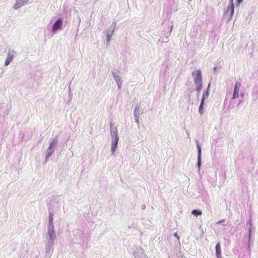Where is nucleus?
Returning <instances> with one entry per match:
<instances>
[{"label":"nucleus","instance_id":"1","mask_svg":"<svg viewBox=\"0 0 258 258\" xmlns=\"http://www.w3.org/2000/svg\"><path fill=\"white\" fill-rule=\"evenodd\" d=\"M194 82L196 85V90L198 92H200L202 87V79L201 72L199 70L194 71L192 73Z\"/></svg>","mask_w":258,"mask_h":258},{"label":"nucleus","instance_id":"2","mask_svg":"<svg viewBox=\"0 0 258 258\" xmlns=\"http://www.w3.org/2000/svg\"><path fill=\"white\" fill-rule=\"evenodd\" d=\"M118 141V137L117 135V132L116 131L114 132L112 135V144H111V150L113 153L115 151L117 143Z\"/></svg>","mask_w":258,"mask_h":258},{"label":"nucleus","instance_id":"3","mask_svg":"<svg viewBox=\"0 0 258 258\" xmlns=\"http://www.w3.org/2000/svg\"><path fill=\"white\" fill-rule=\"evenodd\" d=\"M241 85L240 83L236 82L235 84L233 93L231 98L232 100L235 99L239 97Z\"/></svg>","mask_w":258,"mask_h":258},{"label":"nucleus","instance_id":"4","mask_svg":"<svg viewBox=\"0 0 258 258\" xmlns=\"http://www.w3.org/2000/svg\"><path fill=\"white\" fill-rule=\"evenodd\" d=\"M210 89V84H209L208 86V87H207V91L205 93H204L203 94V97H202V100H201V104L200 105V107H199V112L201 114H202L203 113V105H204V101H205V99L206 98H208V96H209V93H208V91Z\"/></svg>","mask_w":258,"mask_h":258},{"label":"nucleus","instance_id":"5","mask_svg":"<svg viewBox=\"0 0 258 258\" xmlns=\"http://www.w3.org/2000/svg\"><path fill=\"white\" fill-rule=\"evenodd\" d=\"M234 12L233 0L230 1L229 6L227 7L226 13L229 14V16L232 17Z\"/></svg>","mask_w":258,"mask_h":258},{"label":"nucleus","instance_id":"6","mask_svg":"<svg viewBox=\"0 0 258 258\" xmlns=\"http://www.w3.org/2000/svg\"><path fill=\"white\" fill-rule=\"evenodd\" d=\"M62 26V21L61 19H59L57 21H56L55 23L53 24L52 27V31L55 32L58 29H60Z\"/></svg>","mask_w":258,"mask_h":258},{"label":"nucleus","instance_id":"7","mask_svg":"<svg viewBox=\"0 0 258 258\" xmlns=\"http://www.w3.org/2000/svg\"><path fill=\"white\" fill-rule=\"evenodd\" d=\"M28 0H17V2L14 6L15 9H17L22 7L24 4L27 3Z\"/></svg>","mask_w":258,"mask_h":258},{"label":"nucleus","instance_id":"8","mask_svg":"<svg viewBox=\"0 0 258 258\" xmlns=\"http://www.w3.org/2000/svg\"><path fill=\"white\" fill-rule=\"evenodd\" d=\"M216 255L217 258H222L221 255V245L220 243H218L216 245Z\"/></svg>","mask_w":258,"mask_h":258},{"label":"nucleus","instance_id":"9","mask_svg":"<svg viewBox=\"0 0 258 258\" xmlns=\"http://www.w3.org/2000/svg\"><path fill=\"white\" fill-rule=\"evenodd\" d=\"M57 142V139L55 138H54L53 140H52V141L50 142L48 149L49 150H51L52 149V148L56 145Z\"/></svg>","mask_w":258,"mask_h":258},{"label":"nucleus","instance_id":"10","mask_svg":"<svg viewBox=\"0 0 258 258\" xmlns=\"http://www.w3.org/2000/svg\"><path fill=\"white\" fill-rule=\"evenodd\" d=\"M198 149V165L200 166L201 164V148L199 144H197Z\"/></svg>","mask_w":258,"mask_h":258},{"label":"nucleus","instance_id":"11","mask_svg":"<svg viewBox=\"0 0 258 258\" xmlns=\"http://www.w3.org/2000/svg\"><path fill=\"white\" fill-rule=\"evenodd\" d=\"M13 55L11 54H8L7 58L6 60L5 64H9L13 59Z\"/></svg>","mask_w":258,"mask_h":258},{"label":"nucleus","instance_id":"12","mask_svg":"<svg viewBox=\"0 0 258 258\" xmlns=\"http://www.w3.org/2000/svg\"><path fill=\"white\" fill-rule=\"evenodd\" d=\"M191 213L194 215H195L196 216H198L202 215V211L200 210H194L192 211Z\"/></svg>","mask_w":258,"mask_h":258},{"label":"nucleus","instance_id":"13","mask_svg":"<svg viewBox=\"0 0 258 258\" xmlns=\"http://www.w3.org/2000/svg\"><path fill=\"white\" fill-rule=\"evenodd\" d=\"M49 236L51 238V239H53L54 237V232L52 231V233H50V232H49Z\"/></svg>","mask_w":258,"mask_h":258},{"label":"nucleus","instance_id":"14","mask_svg":"<svg viewBox=\"0 0 258 258\" xmlns=\"http://www.w3.org/2000/svg\"><path fill=\"white\" fill-rule=\"evenodd\" d=\"M243 2V0H237L236 6H238Z\"/></svg>","mask_w":258,"mask_h":258},{"label":"nucleus","instance_id":"15","mask_svg":"<svg viewBox=\"0 0 258 258\" xmlns=\"http://www.w3.org/2000/svg\"><path fill=\"white\" fill-rule=\"evenodd\" d=\"M110 36L109 35H107V43H109V42H110Z\"/></svg>","mask_w":258,"mask_h":258},{"label":"nucleus","instance_id":"16","mask_svg":"<svg viewBox=\"0 0 258 258\" xmlns=\"http://www.w3.org/2000/svg\"><path fill=\"white\" fill-rule=\"evenodd\" d=\"M174 236H175L176 237H177V238L178 239H179V237L178 236V234H177V233L176 232L174 233Z\"/></svg>","mask_w":258,"mask_h":258},{"label":"nucleus","instance_id":"17","mask_svg":"<svg viewBox=\"0 0 258 258\" xmlns=\"http://www.w3.org/2000/svg\"><path fill=\"white\" fill-rule=\"evenodd\" d=\"M52 217H51V216H50V222H51V221H52Z\"/></svg>","mask_w":258,"mask_h":258},{"label":"nucleus","instance_id":"18","mask_svg":"<svg viewBox=\"0 0 258 258\" xmlns=\"http://www.w3.org/2000/svg\"><path fill=\"white\" fill-rule=\"evenodd\" d=\"M117 84H118L119 88H120V85L119 84L118 82L117 83Z\"/></svg>","mask_w":258,"mask_h":258},{"label":"nucleus","instance_id":"19","mask_svg":"<svg viewBox=\"0 0 258 258\" xmlns=\"http://www.w3.org/2000/svg\"><path fill=\"white\" fill-rule=\"evenodd\" d=\"M51 153H52V152H51V153H50V154H49V153H48V155H47V157H48V156H50V155H51Z\"/></svg>","mask_w":258,"mask_h":258},{"label":"nucleus","instance_id":"20","mask_svg":"<svg viewBox=\"0 0 258 258\" xmlns=\"http://www.w3.org/2000/svg\"><path fill=\"white\" fill-rule=\"evenodd\" d=\"M241 102V100H239L238 103V105H239V104Z\"/></svg>","mask_w":258,"mask_h":258},{"label":"nucleus","instance_id":"21","mask_svg":"<svg viewBox=\"0 0 258 258\" xmlns=\"http://www.w3.org/2000/svg\"><path fill=\"white\" fill-rule=\"evenodd\" d=\"M248 248H250V245H249V244H248Z\"/></svg>","mask_w":258,"mask_h":258},{"label":"nucleus","instance_id":"22","mask_svg":"<svg viewBox=\"0 0 258 258\" xmlns=\"http://www.w3.org/2000/svg\"><path fill=\"white\" fill-rule=\"evenodd\" d=\"M189 1H191V0H189Z\"/></svg>","mask_w":258,"mask_h":258}]
</instances>
